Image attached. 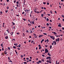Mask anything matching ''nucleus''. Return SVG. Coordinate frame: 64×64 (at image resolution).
Wrapping results in <instances>:
<instances>
[{
  "label": "nucleus",
  "mask_w": 64,
  "mask_h": 64,
  "mask_svg": "<svg viewBox=\"0 0 64 64\" xmlns=\"http://www.w3.org/2000/svg\"><path fill=\"white\" fill-rule=\"evenodd\" d=\"M30 10H25V11L26 12V13H29V12H30Z\"/></svg>",
  "instance_id": "nucleus-3"
},
{
  "label": "nucleus",
  "mask_w": 64,
  "mask_h": 64,
  "mask_svg": "<svg viewBox=\"0 0 64 64\" xmlns=\"http://www.w3.org/2000/svg\"><path fill=\"white\" fill-rule=\"evenodd\" d=\"M20 46H21V45H20V44H19L18 45V47H20Z\"/></svg>",
  "instance_id": "nucleus-55"
},
{
  "label": "nucleus",
  "mask_w": 64,
  "mask_h": 64,
  "mask_svg": "<svg viewBox=\"0 0 64 64\" xmlns=\"http://www.w3.org/2000/svg\"><path fill=\"white\" fill-rule=\"evenodd\" d=\"M21 57H22H22H23V55H21Z\"/></svg>",
  "instance_id": "nucleus-56"
},
{
  "label": "nucleus",
  "mask_w": 64,
  "mask_h": 64,
  "mask_svg": "<svg viewBox=\"0 0 64 64\" xmlns=\"http://www.w3.org/2000/svg\"><path fill=\"white\" fill-rule=\"evenodd\" d=\"M43 34H44V35H47V34L45 33H43Z\"/></svg>",
  "instance_id": "nucleus-37"
},
{
  "label": "nucleus",
  "mask_w": 64,
  "mask_h": 64,
  "mask_svg": "<svg viewBox=\"0 0 64 64\" xmlns=\"http://www.w3.org/2000/svg\"><path fill=\"white\" fill-rule=\"evenodd\" d=\"M28 60L30 62V61H31V60L30 59V60Z\"/></svg>",
  "instance_id": "nucleus-63"
},
{
  "label": "nucleus",
  "mask_w": 64,
  "mask_h": 64,
  "mask_svg": "<svg viewBox=\"0 0 64 64\" xmlns=\"http://www.w3.org/2000/svg\"><path fill=\"white\" fill-rule=\"evenodd\" d=\"M49 52V50L47 49L46 48L45 49V53H48Z\"/></svg>",
  "instance_id": "nucleus-2"
},
{
  "label": "nucleus",
  "mask_w": 64,
  "mask_h": 64,
  "mask_svg": "<svg viewBox=\"0 0 64 64\" xmlns=\"http://www.w3.org/2000/svg\"><path fill=\"white\" fill-rule=\"evenodd\" d=\"M26 32H29V31L27 30H26Z\"/></svg>",
  "instance_id": "nucleus-46"
},
{
  "label": "nucleus",
  "mask_w": 64,
  "mask_h": 64,
  "mask_svg": "<svg viewBox=\"0 0 64 64\" xmlns=\"http://www.w3.org/2000/svg\"><path fill=\"white\" fill-rule=\"evenodd\" d=\"M44 41V39H43L41 41V42L42 44V42H43Z\"/></svg>",
  "instance_id": "nucleus-12"
},
{
  "label": "nucleus",
  "mask_w": 64,
  "mask_h": 64,
  "mask_svg": "<svg viewBox=\"0 0 64 64\" xmlns=\"http://www.w3.org/2000/svg\"><path fill=\"white\" fill-rule=\"evenodd\" d=\"M32 57H30V59H32Z\"/></svg>",
  "instance_id": "nucleus-57"
},
{
  "label": "nucleus",
  "mask_w": 64,
  "mask_h": 64,
  "mask_svg": "<svg viewBox=\"0 0 64 64\" xmlns=\"http://www.w3.org/2000/svg\"><path fill=\"white\" fill-rule=\"evenodd\" d=\"M23 20H24V21H26V19H25L24 18L23 19Z\"/></svg>",
  "instance_id": "nucleus-36"
},
{
  "label": "nucleus",
  "mask_w": 64,
  "mask_h": 64,
  "mask_svg": "<svg viewBox=\"0 0 64 64\" xmlns=\"http://www.w3.org/2000/svg\"><path fill=\"white\" fill-rule=\"evenodd\" d=\"M8 59L9 61H11V59H10V57L8 58Z\"/></svg>",
  "instance_id": "nucleus-21"
},
{
  "label": "nucleus",
  "mask_w": 64,
  "mask_h": 64,
  "mask_svg": "<svg viewBox=\"0 0 64 64\" xmlns=\"http://www.w3.org/2000/svg\"><path fill=\"white\" fill-rule=\"evenodd\" d=\"M50 12L52 14H53V11L52 10H51L50 11Z\"/></svg>",
  "instance_id": "nucleus-8"
},
{
  "label": "nucleus",
  "mask_w": 64,
  "mask_h": 64,
  "mask_svg": "<svg viewBox=\"0 0 64 64\" xmlns=\"http://www.w3.org/2000/svg\"><path fill=\"white\" fill-rule=\"evenodd\" d=\"M42 36H43V35H40L38 37L40 38V37H42Z\"/></svg>",
  "instance_id": "nucleus-10"
},
{
  "label": "nucleus",
  "mask_w": 64,
  "mask_h": 64,
  "mask_svg": "<svg viewBox=\"0 0 64 64\" xmlns=\"http://www.w3.org/2000/svg\"><path fill=\"white\" fill-rule=\"evenodd\" d=\"M13 33H14V32H11L10 33V34H11L12 36V35H13Z\"/></svg>",
  "instance_id": "nucleus-14"
},
{
  "label": "nucleus",
  "mask_w": 64,
  "mask_h": 64,
  "mask_svg": "<svg viewBox=\"0 0 64 64\" xmlns=\"http://www.w3.org/2000/svg\"><path fill=\"white\" fill-rule=\"evenodd\" d=\"M14 45L15 46H16V45H18V44H14Z\"/></svg>",
  "instance_id": "nucleus-24"
},
{
  "label": "nucleus",
  "mask_w": 64,
  "mask_h": 64,
  "mask_svg": "<svg viewBox=\"0 0 64 64\" xmlns=\"http://www.w3.org/2000/svg\"><path fill=\"white\" fill-rule=\"evenodd\" d=\"M45 46H46V47H48V45H46Z\"/></svg>",
  "instance_id": "nucleus-59"
},
{
  "label": "nucleus",
  "mask_w": 64,
  "mask_h": 64,
  "mask_svg": "<svg viewBox=\"0 0 64 64\" xmlns=\"http://www.w3.org/2000/svg\"><path fill=\"white\" fill-rule=\"evenodd\" d=\"M34 37L36 38H37V35L35 36Z\"/></svg>",
  "instance_id": "nucleus-26"
},
{
  "label": "nucleus",
  "mask_w": 64,
  "mask_h": 64,
  "mask_svg": "<svg viewBox=\"0 0 64 64\" xmlns=\"http://www.w3.org/2000/svg\"><path fill=\"white\" fill-rule=\"evenodd\" d=\"M2 13H3V12H0V15H2Z\"/></svg>",
  "instance_id": "nucleus-16"
},
{
  "label": "nucleus",
  "mask_w": 64,
  "mask_h": 64,
  "mask_svg": "<svg viewBox=\"0 0 64 64\" xmlns=\"http://www.w3.org/2000/svg\"><path fill=\"white\" fill-rule=\"evenodd\" d=\"M46 2H43V4H44V5H45L46 4Z\"/></svg>",
  "instance_id": "nucleus-27"
},
{
  "label": "nucleus",
  "mask_w": 64,
  "mask_h": 64,
  "mask_svg": "<svg viewBox=\"0 0 64 64\" xmlns=\"http://www.w3.org/2000/svg\"><path fill=\"white\" fill-rule=\"evenodd\" d=\"M7 52H6V51H4V53L5 54H7Z\"/></svg>",
  "instance_id": "nucleus-23"
},
{
  "label": "nucleus",
  "mask_w": 64,
  "mask_h": 64,
  "mask_svg": "<svg viewBox=\"0 0 64 64\" xmlns=\"http://www.w3.org/2000/svg\"><path fill=\"white\" fill-rule=\"evenodd\" d=\"M16 0H15L14 2V3H16Z\"/></svg>",
  "instance_id": "nucleus-52"
},
{
  "label": "nucleus",
  "mask_w": 64,
  "mask_h": 64,
  "mask_svg": "<svg viewBox=\"0 0 64 64\" xmlns=\"http://www.w3.org/2000/svg\"><path fill=\"white\" fill-rule=\"evenodd\" d=\"M54 42L52 43V45H54Z\"/></svg>",
  "instance_id": "nucleus-48"
},
{
  "label": "nucleus",
  "mask_w": 64,
  "mask_h": 64,
  "mask_svg": "<svg viewBox=\"0 0 64 64\" xmlns=\"http://www.w3.org/2000/svg\"><path fill=\"white\" fill-rule=\"evenodd\" d=\"M25 13V12H23L22 13V14H24Z\"/></svg>",
  "instance_id": "nucleus-45"
},
{
  "label": "nucleus",
  "mask_w": 64,
  "mask_h": 64,
  "mask_svg": "<svg viewBox=\"0 0 64 64\" xmlns=\"http://www.w3.org/2000/svg\"><path fill=\"white\" fill-rule=\"evenodd\" d=\"M58 27H61V24H59L58 25Z\"/></svg>",
  "instance_id": "nucleus-15"
},
{
  "label": "nucleus",
  "mask_w": 64,
  "mask_h": 64,
  "mask_svg": "<svg viewBox=\"0 0 64 64\" xmlns=\"http://www.w3.org/2000/svg\"><path fill=\"white\" fill-rule=\"evenodd\" d=\"M38 27H39V28H40V25L38 26Z\"/></svg>",
  "instance_id": "nucleus-64"
},
{
  "label": "nucleus",
  "mask_w": 64,
  "mask_h": 64,
  "mask_svg": "<svg viewBox=\"0 0 64 64\" xmlns=\"http://www.w3.org/2000/svg\"><path fill=\"white\" fill-rule=\"evenodd\" d=\"M16 16H18V17H19V14H16Z\"/></svg>",
  "instance_id": "nucleus-32"
},
{
  "label": "nucleus",
  "mask_w": 64,
  "mask_h": 64,
  "mask_svg": "<svg viewBox=\"0 0 64 64\" xmlns=\"http://www.w3.org/2000/svg\"><path fill=\"white\" fill-rule=\"evenodd\" d=\"M3 44H1L0 45L1 46V47H4L3 46Z\"/></svg>",
  "instance_id": "nucleus-20"
},
{
  "label": "nucleus",
  "mask_w": 64,
  "mask_h": 64,
  "mask_svg": "<svg viewBox=\"0 0 64 64\" xmlns=\"http://www.w3.org/2000/svg\"><path fill=\"white\" fill-rule=\"evenodd\" d=\"M18 50H20V48H18Z\"/></svg>",
  "instance_id": "nucleus-43"
},
{
  "label": "nucleus",
  "mask_w": 64,
  "mask_h": 64,
  "mask_svg": "<svg viewBox=\"0 0 64 64\" xmlns=\"http://www.w3.org/2000/svg\"><path fill=\"white\" fill-rule=\"evenodd\" d=\"M46 59H51V57L48 56L46 58Z\"/></svg>",
  "instance_id": "nucleus-5"
},
{
  "label": "nucleus",
  "mask_w": 64,
  "mask_h": 64,
  "mask_svg": "<svg viewBox=\"0 0 64 64\" xmlns=\"http://www.w3.org/2000/svg\"><path fill=\"white\" fill-rule=\"evenodd\" d=\"M7 35V33H6V32H5L4 33V35Z\"/></svg>",
  "instance_id": "nucleus-19"
},
{
  "label": "nucleus",
  "mask_w": 64,
  "mask_h": 64,
  "mask_svg": "<svg viewBox=\"0 0 64 64\" xmlns=\"http://www.w3.org/2000/svg\"><path fill=\"white\" fill-rule=\"evenodd\" d=\"M49 4H50V3H49V2H48L47 3V5H49Z\"/></svg>",
  "instance_id": "nucleus-53"
},
{
  "label": "nucleus",
  "mask_w": 64,
  "mask_h": 64,
  "mask_svg": "<svg viewBox=\"0 0 64 64\" xmlns=\"http://www.w3.org/2000/svg\"><path fill=\"white\" fill-rule=\"evenodd\" d=\"M41 16L42 17H43V16H44V14H41Z\"/></svg>",
  "instance_id": "nucleus-33"
},
{
  "label": "nucleus",
  "mask_w": 64,
  "mask_h": 64,
  "mask_svg": "<svg viewBox=\"0 0 64 64\" xmlns=\"http://www.w3.org/2000/svg\"><path fill=\"white\" fill-rule=\"evenodd\" d=\"M46 20L48 21H49V19H48V18H47Z\"/></svg>",
  "instance_id": "nucleus-41"
},
{
  "label": "nucleus",
  "mask_w": 64,
  "mask_h": 64,
  "mask_svg": "<svg viewBox=\"0 0 64 64\" xmlns=\"http://www.w3.org/2000/svg\"><path fill=\"white\" fill-rule=\"evenodd\" d=\"M48 55H49V56H51V54H50V52H48Z\"/></svg>",
  "instance_id": "nucleus-9"
},
{
  "label": "nucleus",
  "mask_w": 64,
  "mask_h": 64,
  "mask_svg": "<svg viewBox=\"0 0 64 64\" xmlns=\"http://www.w3.org/2000/svg\"><path fill=\"white\" fill-rule=\"evenodd\" d=\"M46 41L47 42V43H48L49 42V40H48V39H47V40H46Z\"/></svg>",
  "instance_id": "nucleus-18"
},
{
  "label": "nucleus",
  "mask_w": 64,
  "mask_h": 64,
  "mask_svg": "<svg viewBox=\"0 0 64 64\" xmlns=\"http://www.w3.org/2000/svg\"><path fill=\"white\" fill-rule=\"evenodd\" d=\"M6 1H7V2H9V0H7Z\"/></svg>",
  "instance_id": "nucleus-50"
},
{
  "label": "nucleus",
  "mask_w": 64,
  "mask_h": 64,
  "mask_svg": "<svg viewBox=\"0 0 64 64\" xmlns=\"http://www.w3.org/2000/svg\"><path fill=\"white\" fill-rule=\"evenodd\" d=\"M50 38L51 39H52L53 40H55V37L53 36H50Z\"/></svg>",
  "instance_id": "nucleus-1"
},
{
  "label": "nucleus",
  "mask_w": 64,
  "mask_h": 64,
  "mask_svg": "<svg viewBox=\"0 0 64 64\" xmlns=\"http://www.w3.org/2000/svg\"><path fill=\"white\" fill-rule=\"evenodd\" d=\"M56 42H58V39H56Z\"/></svg>",
  "instance_id": "nucleus-60"
},
{
  "label": "nucleus",
  "mask_w": 64,
  "mask_h": 64,
  "mask_svg": "<svg viewBox=\"0 0 64 64\" xmlns=\"http://www.w3.org/2000/svg\"><path fill=\"white\" fill-rule=\"evenodd\" d=\"M53 42L54 43L55 45H56L57 44L56 43V41H53Z\"/></svg>",
  "instance_id": "nucleus-11"
},
{
  "label": "nucleus",
  "mask_w": 64,
  "mask_h": 64,
  "mask_svg": "<svg viewBox=\"0 0 64 64\" xmlns=\"http://www.w3.org/2000/svg\"><path fill=\"white\" fill-rule=\"evenodd\" d=\"M41 48V47H39V49H40Z\"/></svg>",
  "instance_id": "nucleus-62"
},
{
  "label": "nucleus",
  "mask_w": 64,
  "mask_h": 64,
  "mask_svg": "<svg viewBox=\"0 0 64 64\" xmlns=\"http://www.w3.org/2000/svg\"><path fill=\"white\" fill-rule=\"evenodd\" d=\"M16 3L17 4H18L19 3V2L18 1H17L16 2Z\"/></svg>",
  "instance_id": "nucleus-58"
},
{
  "label": "nucleus",
  "mask_w": 64,
  "mask_h": 64,
  "mask_svg": "<svg viewBox=\"0 0 64 64\" xmlns=\"http://www.w3.org/2000/svg\"><path fill=\"white\" fill-rule=\"evenodd\" d=\"M62 17H63V18H64V16L63 15H62Z\"/></svg>",
  "instance_id": "nucleus-51"
},
{
  "label": "nucleus",
  "mask_w": 64,
  "mask_h": 64,
  "mask_svg": "<svg viewBox=\"0 0 64 64\" xmlns=\"http://www.w3.org/2000/svg\"><path fill=\"white\" fill-rule=\"evenodd\" d=\"M1 55H2L3 56H4V52H2V54H1Z\"/></svg>",
  "instance_id": "nucleus-13"
},
{
  "label": "nucleus",
  "mask_w": 64,
  "mask_h": 64,
  "mask_svg": "<svg viewBox=\"0 0 64 64\" xmlns=\"http://www.w3.org/2000/svg\"><path fill=\"white\" fill-rule=\"evenodd\" d=\"M44 42H45L46 43L47 42V40H44Z\"/></svg>",
  "instance_id": "nucleus-61"
},
{
  "label": "nucleus",
  "mask_w": 64,
  "mask_h": 64,
  "mask_svg": "<svg viewBox=\"0 0 64 64\" xmlns=\"http://www.w3.org/2000/svg\"><path fill=\"white\" fill-rule=\"evenodd\" d=\"M42 57H44V56H45L44 54H42Z\"/></svg>",
  "instance_id": "nucleus-47"
},
{
  "label": "nucleus",
  "mask_w": 64,
  "mask_h": 64,
  "mask_svg": "<svg viewBox=\"0 0 64 64\" xmlns=\"http://www.w3.org/2000/svg\"><path fill=\"white\" fill-rule=\"evenodd\" d=\"M51 48H52V45H50V49H51Z\"/></svg>",
  "instance_id": "nucleus-34"
},
{
  "label": "nucleus",
  "mask_w": 64,
  "mask_h": 64,
  "mask_svg": "<svg viewBox=\"0 0 64 64\" xmlns=\"http://www.w3.org/2000/svg\"><path fill=\"white\" fill-rule=\"evenodd\" d=\"M23 36H25V34H24V33H23Z\"/></svg>",
  "instance_id": "nucleus-54"
},
{
  "label": "nucleus",
  "mask_w": 64,
  "mask_h": 64,
  "mask_svg": "<svg viewBox=\"0 0 64 64\" xmlns=\"http://www.w3.org/2000/svg\"><path fill=\"white\" fill-rule=\"evenodd\" d=\"M34 21H35V20H34L33 21H32V24H34V22H34Z\"/></svg>",
  "instance_id": "nucleus-6"
},
{
  "label": "nucleus",
  "mask_w": 64,
  "mask_h": 64,
  "mask_svg": "<svg viewBox=\"0 0 64 64\" xmlns=\"http://www.w3.org/2000/svg\"><path fill=\"white\" fill-rule=\"evenodd\" d=\"M16 34H17V35H19V33H18V32H17L16 33Z\"/></svg>",
  "instance_id": "nucleus-49"
},
{
  "label": "nucleus",
  "mask_w": 64,
  "mask_h": 64,
  "mask_svg": "<svg viewBox=\"0 0 64 64\" xmlns=\"http://www.w3.org/2000/svg\"><path fill=\"white\" fill-rule=\"evenodd\" d=\"M42 61V62H44V59H42L41 60Z\"/></svg>",
  "instance_id": "nucleus-17"
},
{
  "label": "nucleus",
  "mask_w": 64,
  "mask_h": 64,
  "mask_svg": "<svg viewBox=\"0 0 64 64\" xmlns=\"http://www.w3.org/2000/svg\"><path fill=\"white\" fill-rule=\"evenodd\" d=\"M7 12H8V10H6V11H5V12L6 13H7Z\"/></svg>",
  "instance_id": "nucleus-44"
},
{
  "label": "nucleus",
  "mask_w": 64,
  "mask_h": 64,
  "mask_svg": "<svg viewBox=\"0 0 64 64\" xmlns=\"http://www.w3.org/2000/svg\"><path fill=\"white\" fill-rule=\"evenodd\" d=\"M5 38L6 39H8V36H6L5 37Z\"/></svg>",
  "instance_id": "nucleus-7"
},
{
  "label": "nucleus",
  "mask_w": 64,
  "mask_h": 64,
  "mask_svg": "<svg viewBox=\"0 0 64 64\" xmlns=\"http://www.w3.org/2000/svg\"><path fill=\"white\" fill-rule=\"evenodd\" d=\"M46 25H47V26H49V24L48 23H47L46 24Z\"/></svg>",
  "instance_id": "nucleus-35"
},
{
  "label": "nucleus",
  "mask_w": 64,
  "mask_h": 64,
  "mask_svg": "<svg viewBox=\"0 0 64 64\" xmlns=\"http://www.w3.org/2000/svg\"><path fill=\"white\" fill-rule=\"evenodd\" d=\"M24 5H25V1H26V0H24Z\"/></svg>",
  "instance_id": "nucleus-31"
},
{
  "label": "nucleus",
  "mask_w": 64,
  "mask_h": 64,
  "mask_svg": "<svg viewBox=\"0 0 64 64\" xmlns=\"http://www.w3.org/2000/svg\"><path fill=\"white\" fill-rule=\"evenodd\" d=\"M15 26H14L12 28L13 29H15Z\"/></svg>",
  "instance_id": "nucleus-38"
},
{
  "label": "nucleus",
  "mask_w": 64,
  "mask_h": 64,
  "mask_svg": "<svg viewBox=\"0 0 64 64\" xmlns=\"http://www.w3.org/2000/svg\"><path fill=\"white\" fill-rule=\"evenodd\" d=\"M13 48H14V49H16V47L15 46H14L13 47Z\"/></svg>",
  "instance_id": "nucleus-29"
},
{
  "label": "nucleus",
  "mask_w": 64,
  "mask_h": 64,
  "mask_svg": "<svg viewBox=\"0 0 64 64\" xmlns=\"http://www.w3.org/2000/svg\"><path fill=\"white\" fill-rule=\"evenodd\" d=\"M10 55H11V54H12V52H10Z\"/></svg>",
  "instance_id": "nucleus-40"
},
{
  "label": "nucleus",
  "mask_w": 64,
  "mask_h": 64,
  "mask_svg": "<svg viewBox=\"0 0 64 64\" xmlns=\"http://www.w3.org/2000/svg\"><path fill=\"white\" fill-rule=\"evenodd\" d=\"M15 41V39L14 38L12 40V41Z\"/></svg>",
  "instance_id": "nucleus-22"
},
{
  "label": "nucleus",
  "mask_w": 64,
  "mask_h": 64,
  "mask_svg": "<svg viewBox=\"0 0 64 64\" xmlns=\"http://www.w3.org/2000/svg\"><path fill=\"white\" fill-rule=\"evenodd\" d=\"M9 62H10L11 63H13V62H12L11 61V60H10V61H8Z\"/></svg>",
  "instance_id": "nucleus-39"
},
{
  "label": "nucleus",
  "mask_w": 64,
  "mask_h": 64,
  "mask_svg": "<svg viewBox=\"0 0 64 64\" xmlns=\"http://www.w3.org/2000/svg\"><path fill=\"white\" fill-rule=\"evenodd\" d=\"M54 34H55V35H56V34H57V33H56L55 32H54Z\"/></svg>",
  "instance_id": "nucleus-30"
},
{
  "label": "nucleus",
  "mask_w": 64,
  "mask_h": 64,
  "mask_svg": "<svg viewBox=\"0 0 64 64\" xmlns=\"http://www.w3.org/2000/svg\"><path fill=\"white\" fill-rule=\"evenodd\" d=\"M39 63H42V61H41V60H39L38 61Z\"/></svg>",
  "instance_id": "nucleus-25"
},
{
  "label": "nucleus",
  "mask_w": 64,
  "mask_h": 64,
  "mask_svg": "<svg viewBox=\"0 0 64 64\" xmlns=\"http://www.w3.org/2000/svg\"><path fill=\"white\" fill-rule=\"evenodd\" d=\"M12 23L13 25H15V23H14L13 22H12Z\"/></svg>",
  "instance_id": "nucleus-28"
},
{
  "label": "nucleus",
  "mask_w": 64,
  "mask_h": 64,
  "mask_svg": "<svg viewBox=\"0 0 64 64\" xmlns=\"http://www.w3.org/2000/svg\"><path fill=\"white\" fill-rule=\"evenodd\" d=\"M46 62H48L49 63H50V64H51V63H52V62H50V60H47Z\"/></svg>",
  "instance_id": "nucleus-4"
},
{
  "label": "nucleus",
  "mask_w": 64,
  "mask_h": 64,
  "mask_svg": "<svg viewBox=\"0 0 64 64\" xmlns=\"http://www.w3.org/2000/svg\"><path fill=\"white\" fill-rule=\"evenodd\" d=\"M24 64H27V62H24Z\"/></svg>",
  "instance_id": "nucleus-42"
}]
</instances>
